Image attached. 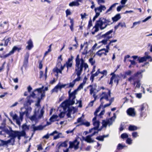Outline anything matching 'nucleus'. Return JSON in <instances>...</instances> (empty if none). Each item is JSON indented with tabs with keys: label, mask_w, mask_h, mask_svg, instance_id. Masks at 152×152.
Wrapping results in <instances>:
<instances>
[{
	"label": "nucleus",
	"mask_w": 152,
	"mask_h": 152,
	"mask_svg": "<svg viewBox=\"0 0 152 152\" xmlns=\"http://www.w3.org/2000/svg\"><path fill=\"white\" fill-rule=\"evenodd\" d=\"M75 72L77 76V77L72 82L69 83L62 84L63 88H66L73 87L75 82L78 81L80 80V75L83 71V67L84 68L85 70H86L88 67V65L85 62L83 58H79V55H77V56L75 59Z\"/></svg>",
	"instance_id": "nucleus-1"
},
{
	"label": "nucleus",
	"mask_w": 152,
	"mask_h": 152,
	"mask_svg": "<svg viewBox=\"0 0 152 152\" xmlns=\"http://www.w3.org/2000/svg\"><path fill=\"white\" fill-rule=\"evenodd\" d=\"M71 89H70L68 91L69 94V99L66 100L60 105L61 107L63 109L64 112H61L59 114V117L60 118H63L65 115L64 112L67 110V113L66 115L68 117H70L72 111L74 110V107H69L70 105H72L75 103V100L76 98L75 95L77 91L76 90H74L73 92L71 93Z\"/></svg>",
	"instance_id": "nucleus-2"
},
{
	"label": "nucleus",
	"mask_w": 152,
	"mask_h": 152,
	"mask_svg": "<svg viewBox=\"0 0 152 152\" xmlns=\"http://www.w3.org/2000/svg\"><path fill=\"white\" fill-rule=\"evenodd\" d=\"M23 109V108H21V111L20 112V115L19 117L17 114H14L12 112H10V115L12 117L13 120H15L17 124L19 126L20 125L21 122L23 121L24 115H25L26 116L28 117L32 110V109L30 107L26 108V110L24 111H22Z\"/></svg>",
	"instance_id": "nucleus-3"
},
{
	"label": "nucleus",
	"mask_w": 152,
	"mask_h": 152,
	"mask_svg": "<svg viewBox=\"0 0 152 152\" xmlns=\"http://www.w3.org/2000/svg\"><path fill=\"white\" fill-rule=\"evenodd\" d=\"M111 20L110 19H106L103 18H101L97 21L95 25L93 27L94 29V31L92 32V34H94L95 33L98 31L99 28L101 30H103L108 25H109L112 23Z\"/></svg>",
	"instance_id": "nucleus-4"
},
{
	"label": "nucleus",
	"mask_w": 152,
	"mask_h": 152,
	"mask_svg": "<svg viewBox=\"0 0 152 152\" xmlns=\"http://www.w3.org/2000/svg\"><path fill=\"white\" fill-rule=\"evenodd\" d=\"M144 70H141L135 73L128 79V80L134 87L135 89H139L141 85L140 79L142 77V73Z\"/></svg>",
	"instance_id": "nucleus-5"
},
{
	"label": "nucleus",
	"mask_w": 152,
	"mask_h": 152,
	"mask_svg": "<svg viewBox=\"0 0 152 152\" xmlns=\"http://www.w3.org/2000/svg\"><path fill=\"white\" fill-rule=\"evenodd\" d=\"M104 109L101 111L98 117L97 116H95L93 118L92 122L93 124L94 127L89 130V133H91L94 131H96L98 132L101 130L100 129H98L100 125L99 119L102 118V116L104 114Z\"/></svg>",
	"instance_id": "nucleus-6"
},
{
	"label": "nucleus",
	"mask_w": 152,
	"mask_h": 152,
	"mask_svg": "<svg viewBox=\"0 0 152 152\" xmlns=\"http://www.w3.org/2000/svg\"><path fill=\"white\" fill-rule=\"evenodd\" d=\"M44 113V110L43 108L41 110L40 112L35 111L34 114L32 116L29 117V118L32 122L37 123L38 122L39 120L43 117Z\"/></svg>",
	"instance_id": "nucleus-7"
},
{
	"label": "nucleus",
	"mask_w": 152,
	"mask_h": 152,
	"mask_svg": "<svg viewBox=\"0 0 152 152\" xmlns=\"http://www.w3.org/2000/svg\"><path fill=\"white\" fill-rule=\"evenodd\" d=\"M5 132L9 135V137H10V139H12L13 141V145L14 144L15 141V138L17 137V135H18L19 134L18 133L19 132L17 131H14L12 130L11 127H10L9 129H5L4 130Z\"/></svg>",
	"instance_id": "nucleus-8"
},
{
	"label": "nucleus",
	"mask_w": 152,
	"mask_h": 152,
	"mask_svg": "<svg viewBox=\"0 0 152 152\" xmlns=\"http://www.w3.org/2000/svg\"><path fill=\"white\" fill-rule=\"evenodd\" d=\"M116 118V114L115 113L113 114V116L111 118L107 120L106 121H103L102 122V126L104 127H106L107 125L110 126L111 125L114 121Z\"/></svg>",
	"instance_id": "nucleus-9"
},
{
	"label": "nucleus",
	"mask_w": 152,
	"mask_h": 152,
	"mask_svg": "<svg viewBox=\"0 0 152 152\" xmlns=\"http://www.w3.org/2000/svg\"><path fill=\"white\" fill-rule=\"evenodd\" d=\"M108 90V92H103L101 94L100 99V101L101 103H103L104 102L103 101V99H104L107 101L109 100L108 98L110 97V91L109 90Z\"/></svg>",
	"instance_id": "nucleus-10"
},
{
	"label": "nucleus",
	"mask_w": 152,
	"mask_h": 152,
	"mask_svg": "<svg viewBox=\"0 0 152 152\" xmlns=\"http://www.w3.org/2000/svg\"><path fill=\"white\" fill-rule=\"evenodd\" d=\"M79 142L77 141V140H75L73 142H69V148H73L75 150H77L79 148Z\"/></svg>",
	"instance_id": "nucleus-11"
},
{
	"label": "nucleus",
	"mask_w": 152,
	"mask_h": 152,
	"mask_svg": "<svg viewBox=\"0 0 152 152\" xmlns=\"http://www.w3.org/2000/svg\"><path fill=\"white\" fill-rule=\"evenodd\" d=\"M106 9V7L104 5H100V6L98 7H96L94 9V11L96 14L97 15H100V13L101 12L103 11H105Z\"/></svg>",
	"instance_id": "nucleus-12"
},
{
	"label": "nucleus",
	"mask_w": 152,
	"mask_h": 152,
	"mask_svg": "<svg viewBox=\"0 0 152 152\" xmlns=\"http://www.w3.org/2000/svg\"><path fill=\"white\" fill-rule=\"evenodd\" d=\"M92 132V134L86 136L85 138L84 139L85 141L89 143L93 142H94V140L92 139L91 137L94 136L96 134L98 133V132L94 131Z\"/></svg>",
	"instance_id": "nucleus-13"
},
{
	"label": "nucleus",
	"mask_w": 152,
	"mask_h": 152,
	"mask_svg": "<svg viewBox=\"0 0 152 152\" xmlns=\"http://www.w3.org/2000/svg\"><path fill=\"white\" fill-rule=\"evenodd\" d=\"M43 87L42 88H37L35 90V91H37V94L38 96H40L41 98H40V100L45 96V94L44 91L43 90Z\"/></svg>",
	"instance_id": "nucleus-14"
},
{
	"label": "nucleus",
	"mask_w": 152,
	"mask_h": 152,
	"mask_svg": "<svg viewBox=\"0 0 152 152\" xmlns=\"http://www.w3.org/2000/svg\"><path fill=\"white\" fill-rule=\"evenodd\" d=\"M73 57L72 56L71 58H69L68 61L66 62V67L67 68L66 72H68L69 68L71 67L72 66V60Z\"/></svg>",
	"instance_id": "nucleus-15"
},
{
	"label": "nucleus",
	"mask_w": 152,
	"mask_h": 152,
	"mask_svg": "<svg viewBox=\"0 0 152 152\" xmlns=\"http://www.w3.org/2000/svg\"><path fill=\"white\" fill-rule=\"evenodd\" d=\"M108 52V50L104 48L99 50L96 53V54L99 56H101L102 55H104L105 56L107 55V53Z\"/></svg>",
	"instance_id": "nucleus-16"
},
{
	"label": "nucleus",
	"mask_w": 152,
	"mask_h": 152,
	"mask_svg": "<svg viewBox=\"0 0 152 152\" xmlns=\"http://www.w3.org/2000/svg\"><path fill=\"white\" fill-rule=\"evenodd\" d=\"M14 140L12 139H9L7 141H4V140L0 139V141L1 142V144H0L1 146H3L4 145H7L9 143H10L11 145H13V141Z\"/></svg>",
	"instance_id": "nucleus-17"
},
{
	"label": "nucleus",
	"mask_w": 152,
	"mask_h": 152,
	"mask_svg": "<svg viewBox=\"0 0 152 152\" xmlns=\"http://www.w3.org/2000/svg\"><path fill=\"white\" fill-rule=\"evenodd\" d=\"M119 76L118 75H113L110 78V81L109 84L112 85L113 83V80H114L115 83L116 82L117 85L118 84L119 80Z\"/></svg>",
	"instance_id": "nucleus-18"
},
{
	"label": "nucleus",
	"mask_w": 152,
	"mask_h": 152,
	"mask_svg": "<svg viewBox=\"0 0 152 152\" xmlns=\"http://www.w3.org/2000/svg\"><path fill=\"white\" fill-rule=\"evenodd\" d=\"M113 31V30H111L106 33L105 34L103 35L102 37L105 39L108 40L109 39L113 37L112 35H110Z\"/></svg>",
	"instance_id": "nucleus-19"
},
{
	"label": "nucleus",
	"mask_w": 152,
	"mask_h": 152,
	"mask_svg": "<svg viewBox=\"0 0 152 152\" xmlns=\"http://www.w3.org/2000/svg\"><path fill=\"white\" fill-rule=\"evenodd\" d=\"M63 88L62 84L59 83L52 90V92H58V90H61Z\"/></svg>",
	"instance_id": "nucleus-20"
},
{
	"label": "nucleus",
	"mask_w": 152,
	"mask_h": 152,
	"mask_svg": "<svg viewBox=\"0 0 152 152\" xmlns=\"http://www.w3.org/2000/svg\"><path fill=\"white\" fill-rule=\"evenodd\" d=\"M148 105L146 103H143L140 106L139 111H146L148 110Z\"/></svg>",
	"instance_id": "nucleus-21"
},
{
	"label": "nucleus",
	"mask_w": 152,
	"mask_h": 152,
	"mask_svg": "<svg viewBox=\"0 0 152 152\" xmlns=\"http://www.w3.org/2000/svg\"><path fill=\"white\" fill-rule=\"evenodd\" d=\"M91 87V88L90 90V94L92 95L93 93H96L95 91L96 90L97 86L96 84L94 85H90L88 87V88Z\"/></svg>",
	"instance_id": "nucleus-22"
},
{
	"label": "nucleus",
	"mask_w": 152,
	"mask_h": 152,
	"mask_svg": "<svg viewBox=\"0 0 152 152\" xmlns=\"http://www.w3.org/2000/svg\"><path fill=\"white\" fill-rule=\"evenodd\" d=\"M31 127L33 129V131L34 132L36 131L41 130L43 129V127L41 125L36 126L34 124H33Z\"/></svg>",
	"instance_id": "nucleus-23"
},
{
	"label": "nucleus",
	"mask_w": 152,
	"mask_h": 152,
	"mask_svg": "<svg viewBox=\"0 0 152 152\" xmlns=\"http://www.w3.org/2000/svg\"><path fill=\"white\" fill-rule=\"evenodd\" d=\"M28 45L26 47V48L28 50H30L33 47L32 41L31 39H29L27 42Z\"/></svg>",
	"instance_id": "nucleus-24"
},
{
	"label": "nucleus",
	"mask_w": 152,
	"mask_h": 152,
	"mask_svg": "<svg viewBox=\"0 0 152 152\" xmlns=\"http://www.w3.org/2000/svg\"><path fill=\"white\" fill-rule=\"evenodd\" d=\"M127 114L130 116H134L135 115L134 109L132 108H129L127 111Z\"/></svg>",
	"instance_id": "nucleus-25"
},
{
	"label": "nucleus",
	"mask_w": 152,
	"mask_h": 152,
	"mask_svg": "<svg viewBox=\"0 0 152 152\" xmlns=\"http://www.w3.org/2000/svg\"><path fill=\"white\" fill-rule=\"evenodd\" d=\"M62 70L61 68H60V69H58L57 67H56L53 69V72L56 73V75H55L57 77L58 76V73H60L61 74H62Z\"/></svg>",
	"instance_id": "nucleus-26"
},
{
	"label": "nucleus",
	"mask_w": 152,
	"mask_h": 152,
	"mask_svg": "<svg viewBox=\"0 0 152 152\" xmlns=\"http://www.w3.org/2000/svg\"><path fill=\"white\" fill-rule=\"evenodd\" d=\"M85 46V49L84 51L82 52V54L83 55H86L88 53V44L87 42H84Z\"/></svg>",
	"instance_id": "nucleus-27"
},
{
	"label": "nucleus",
	"mask_w": 152,
	"mask_h": 152,
	"mask_svg": "<svg viewBox=\"0 0 152 152\" xmlns=\"http://www.w3.org/2000/svg\"><path fill=\"white\" fill-rule=\"evenodd\" d=\"M32 102H33V101H32V100L28 99H27V100L25 102L24 104V106L25 107H26L25 110H26V108H27L28 107H30L31 108V107H26L30 105Z\"/></svg>",
	"instance_id": "nucleus-28"
},
{
	"label": "nucleus",
	"mask_w": 152,
	"mask_h": 152,
	"mask_svg": "<svg viewBox=\"0 0 152 152\" xmlns=\"http://www.w3.org/2000/svg\"><path fill=\"white\" fill-rule=\"evenodd\" d=\"M29 57V54L27 53L24 56V64H27L28 62V59Z\"/></svg>",
	"instance_id": "nucleus-29"
},
{
	"label": "nucleus",
	"mask_w": 152,
	"mask_h": 152,
	"mask_svg": "<svg viewBox=\"0 0 152 152\" xmlns=\"http://www.w3.org/2000/svg\"><path fill=\"white\" fill-rule=\"evenodd\" d=\"M19 134L18 135H17V137L19 140L20 139V137L24 136L26 135V132L24 131H22L21 132H19L18 133Z\"/></svg>",
	"instance_id": "nucleus-30"
},
{
	"label": "nucleus",
	"mask_w": 152,
	"mask_h": 152,
	"mask_svg": "<svg viewBox=\"0 0 152 152\" xmlns=\"http://www.w3.org/2000/svg\"><path fill=\"white\" fill-rule=\"evenodd\" d=\"M121 17L120 14H117L114 17L112 18V19L113 22L117 21L121 18Z\"/></svg>",
	"instance_id": "nucleus-31"
},
{
	"label": "nucleus",
	"mask_w": 152,
	"mask_h": 152,
	"mask_svg": "<svg viewBox=\"0 0 152 152\" xmlns=\"http://www.w3.org/2000/svg\"><path fill=\"white\" fill-rule=\"evenodd\" d=\"M103 103H101V104L100 106H99V107L96 110L94 113V115H95V116H97L98 117V116H99V115H97V113L99 112L101 108L102 107H103Z\"/></svg>",
	"instance_id": "nucleus-32"
},
{
	"label": "nucleus",
	"mask_w": 152,
	"mask_h": 152,
	"mask_svg": "<svg viewBox=\"0 0 152 152\" xmlns=\"http://www.w3.org/2000/svg\"><path fill=\"white\" fill-rule=\"evenodd\" d=\"M58 116L57 115H53L50 118V120L51 122H53L57 120Z\"/></svg>",
	"instance_id": "nucleus-33"
},
{
	"label": "nucleus",
	"mask_w": 152,
	"mask_h": 152,
	"mask_svg": "<svg viewBox=\"0 0 152 152\" xmlns=\"http://www.w3.org/2000/svg\"><path fill=\"white\" fill-rule=\"evenodd\" d=\"M40 98L38 97V101L37 103L36 104V105L37 107L36 108L35 110L36 111V110H37V111L38 112H39V103L40 101Z\"/></svg>",
	"instance_id": "nucleus-34"
},
{
	"label": "nucleus",
	"mask_w": 152,
	"mask_h": 152,
	"mask_svg": "<svg viewBox=\"0 0 152 152\" xmlns=\"http://www.w3.org/2000/svg\"><path fill=\"white\" fill-rule=\"evenodd\" d=\"M80 5L79 3L76 2L75 0L74 1H72L69 4V5L70 7H73V6H78Z\"/></svg>",
	"instance_id": "nucleus-35"
},
{
	"label": "nucleus",
	"mask_w": 152,
	"mask_h": 152,
	"mask_svg": "<svg viewBox=\"0 0 152 152\" xmlns=\"http://www.w3.org/2000/svg\"><path fill=\"white\" fill-rule=\"evenodd\" d=\"M137 127L134 125H130L129 127V130L130 131H133L137 130Z\"/></svg>",
	"instance_id": "nucleus-36"
},
{
	"label": "nucleus",
	"mask_w": 152,
	"mask_h": 152,
	"mask_svg": "<svg viewBox=\"0 0 152 152\" xmlns=\"http://www.w3.org/2000/svg\"><path fill=\"white\" fill-rule=\"evenodd\" d=\"M67 141H65L61 143L58 146V149H59L61 147H67Z\"/></svg>",
	"instance_id": "nucleus-37"
},
{
	"label": "nucleus",
	"mask_w": 152,
	"mask_h": 152,
	"mask_svg": "<svg viewBox=\"0 0 152 152\" xmlns=\"http://www.w3.org/2000/svg\"><path fill=\"white\" fill-rule=\"evenodd\" d=\"M99 73L102 75V76L99 78V80H100L103 77L104 75H107V72L106 70H104L102 72L100 71V72H99Z\"/></svg>",
	"instance_id": "nucleus-38"
},
{
	"label": "nucleus",
	"mask_w": 152,
	"mask_h": 152,
	"mask_svg": "<svg viewBox=\"0 0 152 152\" xmlns=\"http://www.w3.org/2000/svg\"><path fill=\"white\" fill-rule=\"evenodd\" d=\"M58 135L56 136H54V137L53 139L54 140H56L57 139L60 137H64L63 136L62 134L61 133H58Z\"/></svg>",
	"instance_id": "nucleus-39"
},
{
	"label": "nucleus",
	"mask_w": 152,
	"mask_h": 152,
	"mask_svg": "<svg viewBox=\"0 0 152 152\" xmlns=\"http://www.w3.org/2000/svg\"><path fill=\"white\" fill-rule=\"evenodd\" d=\"M22 131H25L26 130H28L29 129V126L26 125V124H23L22 126Z\"/></svg>",
	"instance_id": "nucleus-40"
},
{
	"label": "nucleus",
	"mask_w": 152,
	"mask_h": 152,
	"mask_svg": "<svg viewBox=\"0 0 152 152\" xmlns=\"http://www.w3.org/2000/svg\"><path fill=\"white\" fill-rule=\"evenodd\" d=\"M140 115L141 117L145 118L147 116V114L146 111H140Z\"/></svg>",
	"instance_id": "nucleus-41"
},
{
	"label": "nucleus",
	"mask_w": 152,
	"mask_h": 152,
	"mask_svg": "<svg viewBox=\"0 0 152 152\" xmlns=\"http://www.w3.org/2000/svg\"><path fill=\"white\" fill-rule=\"evenodd\" d=\"M10 39L11 38H9L6 39L4 38L2 40V41L4 42V46H7V45L8 43L10 41Z\"/></svg>",
	"instance_id": "nucleus-42"
},
{
	"label": "nucleus",
	"mask_w": 152,
	"mask_h": 152,
	"mask_svg": "<svg viewBox=\"0 0 152 152\" xmlns=\"http://www.w3.org/2000/svg\"><path fill=\"white\" fill-rule=\"evenodd\" d=\"M20 50V49L18 48L16 46H15L13 47L12 50L11 51H10V53H11L12 54H13L15 51L17 50L18 51H19Z\"/></svg>",
	"instance_id": "nucleus-43"
},
{
	"label": "nucleus",
	"mask_w": 152,
	"mask_h": 152,
	"mask_svg": "<svg viewBox=\"0 0 152 152\" xmlns=\"http://www.w3.org/2000/svg\"><path fill=\"white\" fill-rule=\"evenodd\" d=\"M138 60L139 61V63H142L146 61V58L144 56L140 58H138Z\"/></svg>",
	"instance_id": "nucleus-44"
},
{
	"label": "nucleus",
	"mask_w": 152,
	"mask_h": 152,
	"mask_svg": "<svg viewBox=\"0 0 152 152\" xmlns=\"http://www.w3.org/2000/svg\"><path fill=\"white\" fill-rule=\"evenodd\" d=\"M92 26V20H90L88 22V25L87 28V30H89L90 28Z\"/></svg>",
	"instance_id": "nucleus-45"
},
{
	"label": "nucleus",
	"mask_w": 152,
	"mask_h": 152,
	"mask_svg": "<svg viewBox=\"0 0 152 152\" xmlns=\"http://www.w3.org/2000/svg\"><path fill=\"white\" fill-rule=\"evenodd\" d=\"M81 125H84L87 127H88L90 126V123L88 121L83 122H82V123H81Z\"/></svg>",
	"instance_id": "nucleus-46"
},
{
	"label": "nucleus",
	"mask_w": 152,
	"mask_h": 152,
	"mask_svg": "<svg viewBox=\"0 0 152 152\" xmlns=\"http://www.w3.org/2000/svg\"><path fill=\"white\" fill-rule=\"evenodd\" d=\"M128 134L126 133H124L121 134V137L122 139H124L126 138H128Z\"/></svg>",
	"instance_id": "nucleus-47"
},
{
	"label": "nucleus",
	"mask_w": 152,
	"mask_h": 152,
	"mask_svg": "<svg viewBox=\"0 0 152 152\" xmlns=\"http://www.w3.org/2000/svg\"><path fill=\"white\" fill-rule=\"evenodd\" d=\"M125 147V145H123L119 143L118 145L117 149L118 150L122 149Z\"/></svg>",
	"instance_id": "nucleus-48"
},
{
	"label": "nucleus",
	"mask_w": 152,
	"mask_h": 152,
	"mask_svg": "<svg viewBox=\"0 0 152 152\" xmlns=\"http://www.w3.org/2000/svg\"><path fill=\"white\" fill-rule=\"evenodd\" d=\"M96 139L102 141H103L104 140V137L102 136H99L97 137L96 138Z\"/></svg>",
	"instance_id": "nucleus-49"
},
{
	"label": "nucleus",
	"mask_w": 152,
	"mask_h": 152,
	"mask_svg": "<svg viewBox=\"0 0 152 152\" xmlns=\"http://www.w3.org/2000/svg\"><path fill=\"white\" fill-rule=\"evenodd\" d=\"M59 66H60V68H61L62 70H63L65 66L66 67V63L64 64L63 66H62L61 64V61L58 62Z\"/></svg>",
	"instance_id": "nucleus-50"
},
{
	"label": "nucleus",
	"mask_w": 152,
	"mask_h": 152,
	"mask_svg": "<svg viewBox=\"0 0 152 152\" xmlns=\"http://www.w3.org/2000/svg\"><path fill=\"white\" fill-rule=\"evenodd\" d=\"M89 61L92 65H94L95 63V61L93 59V58H92L89 59Z\"/></svg>",
	"instance_id": "nucleus-51"
},
{
	"label": "nucleus",
	"mask_w": 152,
	"mask_h": 152,
	"mask_svg": "<svg viewBox=\"0 0 152 152\" xmlns=\"http://www.w3.org/2000/svg\"><path fill=\"white\" fill-rule=\"evenodd\" d=\"M126 143L129 145H131L132 143V140L130 138H127L126 140Z\"/></svg>",
	"instance_id": "nucleus-52"
},
{
	"label": "nucleus",
	"mask_w": 152,
	"mask_h": 152,
	"mask_svg": "<svg viewBox=\"0 0 152 152\" xmlns=\"http://www.w3.org/2000/svg\"><path fill=\"white\" fill-rule=\"evenodd\" d=\"M42 60H39L38 61L39 63V68L40 69H42Z\"/></svg>",
	"instance_id": "nucleus-53"
},
{
	"label": "nucleus",
	"mask_w": 152,
	"mask_h": 152,
	"mask_svg": "<svg viewBox=\"0 0 152 152\" xmlns=\"http://www.w3.org/2000/svg\"><path fill=\"white\" fill-rule=\"evenodd\" d=\"M42 143H41L39 145H37V150L39 151L42 150L43 149V148L42 147Z\"/></svg>",
	"instance_id": "nucleus-54"
},
{
	"label": "nucleus",
	"mask_w": 152,
	"mask_h": 152,
	"mask_svg": "<svg viewBox=\"0 0 152 152\" xmlns=\"http://www.w3.org/2000/svg\"><path fill=\"white\" fill-rule=\"evenodd\" d=\"M125 73L127 76H130L132 73V71L130 70H128L125 72Z\"/></svg>",
	"instance_id": "nucleus-55"
},
{
	"label": "nucleus",
	"mask_w": 152,
	"mask_h": 152,
	"mask_svg": "<svg viewBox=\"0 0 152 152\" xmlns=\"http://www.w3.org/2000/svg\"><path fill=\"white\" fill-rule=\"evenodd\" d=\"M12 54L11 53H10V52L9 53L5 55H4L3 56H1L0 57L3 58H5L8 57L10 55Z\"/></svg>",
	"instance_id": "nucleus-56"
},
{
	"label": "nucleus",
	"mask_w": 152,
	"mask_h": 152,
	"mask_svg": "<svg viewBox=\"0 0 152 152\" xmlns=\"http://www.w3.org/2000/svg\"><path fill=\"white\" fill-rule=\"evenodd\" d=\"M112 103V101L111 100H109V104H105L104 106L103 105V108H104L106 107H108Z\"/></svg>",
	"instance_id": "nucleus-57"
},
{
	"label": "nucleus",
	"mask_w": 152,
	"mask_h": 152,
	"mask_svg": "<svg viewBox=\"0 0 152 152\" xmlns=\"http://www.w3.org/2000/svg\"><path fill=\"white\" fill-rule=\"evenodd\" d=\"M132 135L134 138H136L138 136V133L137 132H133L132 133Z\"/></svg>",
	"instance_id": "nucleus-58"
},
{
	"label": "nucleus",
	"mask_w": 152,
	"mask_h": 152,
	"mask_svg": "<svg viewBox=\"0 0 152 152\" xmlns=\"http://www.w3.org/2000/svg\"><path fill=\"white\" fill-rule=\"evenodd\" d=\"M118 25L121 26V27H126V25L125 23H119L118 24Z\"/></svg>",
	"instance_id": "nucleus-59"
},
{
	"label": "nucleus",
	"mask_w": 152,
	"mask_h": 152,
	"mask_svg": "<svg viewBox=\"0 0 152 152\" xmlns=\"http://www.w3.org/2000/svg\"><path fill=\"white\" fill-rule=\"evenodd\" d=\"M97 45V43H95L92 47L91 50L93 51L96 50V48H99L98 47L96 48Z\"/></svg>",
	"instance_id": "nucleus-60"
},
{
	"label": "nucleus",
	"mask_w": 152,
	"mask_h": 152,
	"mask_svg": "<svg viewBox=\"0 0 152 152\" xmlns=\"http://www.w3.org/2000/svg\"><path fill=\"white\" fill-rule=\"evenodd\" d=\"M99 72H100V69H98L97 71L94 74H92L95 77L97 76L99 74H100Z\"/></svg>",
	"instance_id": "nucleus-61"
},
{
	"label": "nucleus",
	"mask_w": 152,
	"mask_h": 152,
	"mask_svg": "<svg viewBox=\"0 0 152 152\" xmlns=\"http://www.w3.org/2000/svg\"><path fill=\"white\" fill-rule=\"evenodd\" d=\"M80 15L81 16V18L83 20L84 18H86V16L88 15L86 14V13H85L83 14H81Z\"/></svg>",
	"instance_id": "nucleus-62"
},
{
	"label": "nucleus",
	"mask_w": 152,
	"mask_h": 152,
	"mask_svg": "<svg viewBox=\"0 0 152 152\" xmlns=\"http://www.w3.org/2000/svg\"><path fill=\"white\" fill-rule=\"evenodd\" d=\"M98 4L100 5L101 4H103L105 2L104 0H97Z\"/></svg>",
	"instance_id": "nucleus-63"
},
{
	"label": "nucleus",
	"mask_w": 152,
	"mask_h": 152,
	"mask_svg": "<svg viewBox=\"0 0 152 152\" xmlns=\"http://www.w3.org/2000/svg\"><path fill=\"white\" fill-rule=\"evenodd\" d=\"M85 85V84L83 83H82L80 84L78 88V89L80 90L83 88V86Z\"/></svg>",
	"instance_id": "nucleus-64"
}]
</instances>
